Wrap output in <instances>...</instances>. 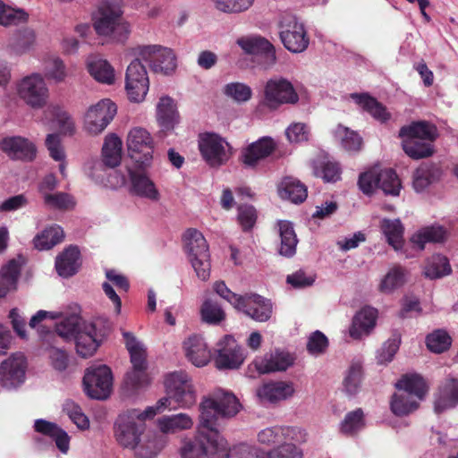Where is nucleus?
Here are the masks:
<instances>
[{"mask_svg": "<svg viewBox=\"0 0 458 458\" xmlns=\"http://www.w3.org/2000/svg\"><path fill=\"white\" fill-rule=\"evenodd\" d=\"M241 403L236 396L218 389L202 397L199 405V423L194 442L205 441L209 444L208 451L211 458H225L226 439L220 434L216 427L220 418L230 419L241 410Z\"/></svg>", "mask_w": 458, "mask_h": 458, "instance_id": "nucleus-1", "label": "nucleus"}, {"mask_svg": "<svg viewBox=\"0 0 458 458\" xmlns=\"http://www.w3.org/2000/svg\"><path fill=\"white\" fill-rule=\"evenodd\" d=\"M166 395L151 406L155 413L165 410L189 409L197 402V393L191 378L184 372L169 374L165 381Z\"/></svg>", "mask_w": 458, "mask_h": 458, "instance_id": "nucleus-2", "label": "nucleus"}, {"mask_svg": "<svg viewBox=\"0 0 458 458\" xmlns=\"http://www.w3.org/2000/svg\"><path fill=\"white\" fill-rule=\"evenodd\" d=\"M120 5L112 2L102 3L92 18L96 33L116 43H124L130 37L131 24L123 16Z\"/></svg>", "mask_w": 458, "mask_h": 458, "instance_id": "nucleus-3", "label": "nucleus"}, {"mask_svg": "<svg viewBox=\"0 0 458 458\" xmlns=\"http://www.w3.org/2000/svg\"><path fill=\"white\" fill-rule=\"evenodd\" d=\"M395 387L397 392L391 398L390 409L399 417L415 411L428 392L426 381L418 374L403 376L395 384Z\"/></svg>", "mask_w": 458, "mask_h": 458, "instance_id": "nucleus-4", "label": "nucleus"}, {"mask_svg": "<svg viewBox=\"0 0 458 458\" xmlns=\"http://www.w3.org/2000/svg\"><path fill=\"white\" fill-rule=\"evenodd\" d=\"M155 415V411L150 406L144 411L131 409L121 413L114 428L118 444L133 450L145 432L146 420L152 419Z\"/></svg>", "mask_w": 458, "mask_h": 458, "instance_id": "nucleus-5", "label": "nucleus"}, {"mask_svg": "<svg viewBox=\"0 0 458 458\" xmlns=\"http://www.w3.org/2000/svg\"><path fill=\"white\" fill-rule=\"evenodd\" d=\"M183 249L197 276L206 281L210 275V260L208 242L199 231L188 229L183 234Z\"/></svg>", "mask_w": 458, "mask_h": 458, "instance_id": "nucleus-6", "label": "nucleus"}, {"mask_svg": "<svg viewBox=\"0 0 458 458\" xmlns=\"http://www.w3.org/2000/svg\"><path fill=\"white\" fill-rule=\"evenodd\" d=\"M299 100L300 97L293 84L286 78L276 76L266 82L259 106L276 111L284 105L294 106Z\"/></svg>", "mask_w": 458, "mask_h": 458, "instance_id": "nucleus-7", "label": "nucleus"}, {"mask_svg": "<svg viewBox=\"0 0 458 458\" xmlns=\"http://www.w3.org/2000/svg\"><path fill=\"white\" fill-rule=\"evenodd\" d=\"M17 97L34 109L44 107L49 98V89L43 74L31 72L19 79L14 85Z\"/></svg>", "mask_w": 458, "mask_h": 458, "instance_id": "nucleus-8", "label": "nucleus"}, {"mask_svg": "<svg viewBox=\"0 0 458 458\" xmlns=\"http://www.w3.org/2000/svg\"><path fill=\"white\" fill-rule=\"evenodd\" d=\"M133 55L148 64L156 73L172 74L177 67L176 55L171 48L160 45L138 46L132 50Z\"/></svg>", "mask_w": 458, "mask_h": 458, "instance_id": "nucleus-9", "label": "nucleus"}, {"mask_svg": "<svg viewBox=\"0 0 458 458\" xmlns=\"http://www.w3.org/2000/svg\"><path fill=\"white\" fill-rule=\"evenodd\" d=\"M205 441L183 440L181 447L182 458H211L208 453L209 444ZM225 458H262L263 452L256 445L239 444L232 449L226 441Z\"/></svg>", "mask_w": 458, "mask_h": 458, "instance_id": "nucleus-10", "label": "nucleus"}, {"mask_svg": "<svg viewBox=\"0 0 458 458\" xmlns=\"http://www.w3.org/2000/svg\"><path fill=\"white\" fill-rule=\"evenodd\" d=\"M198 146L203 160L210 167H220L232 157V147L225 139L214 132L199 134Z\"/></svg>", "mask_w": 458, "mask_h": 458, "instance_id": "nucleus-11", "label": "nucleus"}, {"mask_svg": "<svg viewBox=\"0 0 458 458\" xmlns=\"http://www.w3.org/2000/svg\"><path fill=\"white\" fill-rule=\"evenodd\" d=\"M126 146L129 156L140 169H145L151 165L154 140L146 129L141 127L131 129L127 135Z\"/></svg>", "mask_w": 458, "mask_h": 458, "instance_id": "nucleus-12", "label": "nucleus"}, {"mask_svg": "<svg viewBox=\"0 0 458 458\" xmlns=\"http://www.w3.org/2000/svg\"><path fill=\"white\" fill-rule=\"evenodd\" d=\"M279 36L284 47L292 53H302L310 44V38L304 24L291 14H284L281 17Z\"/></svg>", "mask_w": 458, "mask_h": 458, "instance_id": "nucleus-13", "label": "nucleus"}, {"mask_svg": "<svg viewBox=\"0 0 458 458\" xmlns=\"http://www.w3.org/2000/svg\"><path fill=\"white\" fill-rule=\"evenodd\" d=\"M83 386L89 397L97 400L106 399L113 386V374L110 368L103 364L89 367L83 377Z\"/></svg>", "mask_w": 458, "mask_h": 458, "instance_id": "nucleus-14", "label": "nucleus"}, {"mask_svg": "<svg viewBox=\"0 0 458 458\" xmlns=\"http://www.w3.org/2000/svg\"><path fill=\"white\" fill-rule=\"evenodd\" d=\"M116 105L108 98L91 105L83 115V129L90 135L102 133L116 114Z\"/></svg>", "mask_w": 458, "mask_h": 458, "instance_id": "nucleus-15", "label": "nucleus"}, {"mask_svg": "<svg viewBox=\"0 0 458 458\" xmlns=\"http://www.w3.org/2000/svg\"><path fill=\"white\" fill-rule=\"evenodd\" d=\"M28 361L22 352H14L0 364V385L7 390H16L26 380Z\"/></svg>", "mask_w": 458, "mask_h": 458, "instance_id": "nucleus-16", "label": "nucleus"}, {"mask_svg": "<svg viewBox=\"0 0 458 458\" xmlns=\"http://www.w3.org/2000/svg\"><path fill=\"white\" fill-rule=\"evenodd\" d=\"M149 89V80L147 70L141 60L135 56L126 70L125 89L131 101L142 102Z\"/></svg>", "mask_w": 458, "mask_h": 458, "instance_id": "nucleus-17", "label": "nucleus"}, {"mask_svg": "<svg viewBox=\"0 0 458 458\" xmlns=\"http://www.w3.org/2000/svg\"><path fill=\"white\" fill-rule=\"evenodd\" d=\"M293 364V358L288 352L276 351L255 357L248 365L246 375L250 378H255L258 375L284 371Z\"/></svg>", "mask_w": 458, "mask_h": 458, "instance_id": "nucleus-18", "label": "nucleus"}, {"mask_svg": "<svg viewBox=\"0 0 458 458\" xmlns=\"http://www.w3.org/2000/svg\"><path fill=\"white\" fill-rule=\"evenodd\" d=\"M104 336L105 332L99 327V321L83 322L72 340L77 354L84 359L91 357L101 344Z\"/></svg>", "mask_w": 458, "mask_h": 458, "instance_id": "nucleus-19", "label": "nucleus"}, {"mask_svg": "<svg viewBox=\"0 0 458 458\" xmlns=\"http://www.w3.org/2000/svg\"><path fill=\"white\" fill-rule=\"evenodd\" d=\"M247 355L242 347L232 335H225L217 344L215 362L219 369H237Z\"/></svg>", "mask_w": 458, "mask_h": 458, "instance_id": "nucleus-20", "label": "nucleus"}, {"mask_svg": "<svg viewBox=\"0 0 458 458\" xmlns=\"http://www.w3.org/2000/svg\"><path fill=\"white\" fill-rule=\"evenodd\" d=\"M236 44L245 54L260 55L264 69H269L276 63L275 47L261 36H242L237 38Z\"/></svg>", "mask_w": 458, "mask_h": 458, "instance_id": "nucleus-21", "label": "nucleus"}, {"mask_svg": "<svg viewBox=\"0 0 458 458\" xmlns=\"http://www.w3.org/2000/svg\"><path fill=\"white\" fill-rule=\"evenodd\" d=\"M236 310L258 322L267 321L273 313L271 301L256 293L243 295Z\"/></svg>", "mask_w": 458, "mask_h": 458, "instance_id": "nucleus-22", "label": "nucleus"}, {"mask_svg": "<svg viewBox=\"0 0 458 458\" xmlns=\"http://www.w3.org/2000/svg\"><path fill=\"white\" fill-rule=\"evenodd\" d=\"M0 148L12 159L31 161L36 157L32 141L21 136L7 137L1 140Z\"/></svg>", "mask_w": 458, "mask_h": 458, "instance_id": "nucleus-23", "label": "nucleus"}, {"mask_svg": "<svg viewBox=\"0 0 458 458\" xmlns=\"http://www.w3.org/2000/svg\"><path fill=\"white\" fill-rule=\"evenodd\" d=\"M25 264L21 255L8 260L0 269V298L17 289L21 271Z\"/></svg>", "mask_w": 458, "mask_h": 458, "instance_id": "nucleus-24", "label": "nucleus"}, {"mask_svg": "<svg viewBox=\"0 0 458 458\" xmlns=\"http://www.w3.org/2000/svg\"><path fill=\"white\" fill-rule=\"evenodd\" d=\"M377 318V310L369 306H366L359 310L352 318V323L349 328V335L353 339H360L369 335L374 329Z\"/></svg>", "mask_w": 458, "mask_h": 458, "instance_id": "nucleus-25", "label": "nucleus"}, {"mask_svg": "<svg viewBox=\"0 0 458 458\" xmlns=\"http://www.w3.org/2000/svg\"><path fill=\"white\" fill-rule=\"evenodd\" d=\"M183 349L188 360L196 367L206 366L210 361L211 351L199 335H192L185 339Z\"/></svg>", "mask_w": 458, "mask_h": 458, "instance_id": "nucleus-26", "label": "nucleus"}, {"mask_svg": "<svg viewBox=\"0 0 458 458\" xmlns=\"http://www.w3.org/2000/svg\"><path fill=\"white\" fill-rule=\"evenodd\" d=\"M276 148L271 137H262L248 146L242 152V162L249 167L256 166L261 160L269 157Z\"/></svg>", "mask_w": 458, "mask_h": 458, "instance_id": "nucleus-27", "label": "nucleus"}, {"mask_svg": "<svg viewBox=\"0 0 458 458\" xmlns=\"http://www.w3.org/2000/svg\"><path fill=\"white\" fill-rule=\"evenodd\" d=\"M294 391L293 383L270 381L257 389V395L262 402L276 403L292 397Z\"/></svg>", "mask_w": 458, "mask_h": 458, "instance_id": "nucleus-28", "label": "nucleus"}, {"mask_svg": "<svg viewBox=\"0 0 458 458\" xmlns=\"http://www.w3.org/2000/svg\"><path fill=\"white\" fill-rule=\"evenodd\" d=\"M37 34L31 28L18 30L9 39L6 51L14 56H21L30 52L36 46Z\"/></svg>", "mask_w": 458, "mask_h": 458, "instance_id": "nucleus-29", "label": "nucleus"}, {"mask_svg": "<svg viewBox=\"0 0 458 458\" xmlns=\"http://www.w3.org/2000/svg\"><path fill=\"white\" fill-rule=\"evenodd\" d=\"M131 191L133 194L157 202L160 199V192L154 182L144 173L129 170Z\"/></svg>", "mask_w": 458, "mask_h": 458, "instance_id": "nucleus-30", "label": "nucleus"}, {"mask_svg": "<svg viewBox=\"0 0 458 458\" xmlns=\"http://www.w3.org/2000/svg\"><path fill=\"white\" fill-rule=\"evenodd\" d=\"M157 120L164 131L173 130L179 123V114L173 98L163 96L157 105Z\"/></svg>", "mask_w": 458, "mask_h": 458, "instance_id": "nucleus-31", "label": "nucleus"}, {"mask_svg": "<svg viewBox=\"0 0 458 458\" xmlns=\"http://www.w3.org/2000/svg\"><path fill=\"white\" fill-rule=\"evenodd\" d=\"M458 403V380L446 379L439 387L435 400V411L440 413Z\"/></svg>", "mask_w": 458, "mask_h": 458, "instance_id": "nucleus-32", "label": "nucleus"}, {"mask_svg": "<svg viewBox=\"0 0 458 458\" xmlns=\"http://www.w3.org/2000/svg\"><path fill=\"white\" fill-rule=\"evenodd\" d=\"M193 419L187 413L165 415L157 419V426L164 434H175L180 431L191 429L193 427Z\"/></svg>", "mask_w": 458, "mask_h": 458, "instance_id": "nucleus-33", "label": "nucleus"}, {"mask_svg": "<svg viewBox=\"0 0 458 458\" xmlns=\"http://www.w3.org/2000/svg\"><path fill=\"white\" fill-rule=\"evenodd\" d=\"M87 68L97 81L107 85L114 82V70L106 60L98 56H89L87 60Z\"/></svg>", "mask_w": 458, "mask_h": 458, "instance_id": "nucleus-34", "label": "nucleus"}, {"mask_svg": "<svg viewBox=\"0 0 458 458\" xmlns=\"http://www.w3.org/2000/svg\"><path fill=\"white\" fill-rule=\"evenodd\" d=\"M34 428L37 432L52 437L57 448L64 454L67 453L69 450L70 438L67 433L57 427L56 424L39 419L35 421Z\"/></svg>", "mask_w": 458, "mask_h": 458, "instance_id": "nucleus-35", "label": "nucleus"}, {"mask_svg": "<svg viewBox=\"0 0 458 458\" xmlns=\"http://www.w3.org/2000/svg\"><path fill=\"white\" fill-rule=\"evenodd\" d=\"M278 194L283 199H288L295 204L301 203L307 198V188L299 180L285 177L278 186Z\"/></svg>", "mask_w": 458, "mask_h": 458, "instance_id": "nucleus-36", "label": "nucleus"}, {"mask_svg": "<svg viewBox=\"0 0 458 458\" xmlns=\"http://www.w3.org/2000/svg\"><path fill=\"white\" fill-rule=\"evenodd\" d=\"M80 251L77 247L71 246L64 250L55 260V268L60 276H73L80 267Z\"/></svg>", "mask_w": 458, "mask_h": 458, "instance_id": "nucleus-37", "label": "nucleus"}, {"mask_svg": "<svg viewBox=\"0 0 458 458\" xmlns=\"http://www.w3.org/2000/svg\"><path fill=\"white\" fill-rule=\"evenodd\" d=\"M399 136H407L433 142L437 137V130L434 124L428 122L418 121L403 126L399 131Z\"/></svg>", "mask_w": 458, "mask_h": 458, "instance_id": "nucleus-38", "label": "nucleus"}, {"mask_svg": "<svg viewBox=\"0 0 458 458\" xmlns=\"http://www.w3.org/2000/svg\"><path fill=\"white\" fill-rule=\"evenodd\" d=\"M380 229L389 245L395 250L402 249L404 227L400 219L384 218L380 221Z\"/></svg>", "mask_w": 458, "mask_h": 458, "instance_id": "nucleus-39", "label": "nucleus"}, {"mask_svg": "<svg viewBox=\"0 0 458 458\" xmlns=\"http://www.w3.org/2000/svg\"><path fill=\"white\" fill-rule=\"evenodd\" d=\"M402 139L403 149L407 156L413 159L430 157L433 154L432 141L399 136Z\"/></svg>", "mask_w": 458, "mask_h": 458, "instance_id": "nucleus-40", "label": "nucleus"}, {"mask_svg": "<svg viewBox=\"0 0 458 458\" xmlns=\"http://www.w3.org/2000/svg\"><path fill=\"white\" fill-rule=\"evenodd\" d=\"M122 140L116 134H109L105 138L102 148L103 162L109 167L117 166L122 159Z\"/></svg>", "mask_w": 458, "mask_h": 458, "instance_id": "nucleus-41", "label": "nucleus"}, {"mask_svg": "<svg viewBox=\"0 0 458 458\" xmlns=\"http://www.w3.org/2000/svg\"><path fill=\"white\" fill-rule=\"evenodd\" d=\"M407 271L399 265L391 267L386 276L381 279L378 290L386 294L394 293L401 288L406 282Z\"/></svg>", "mask_w": 458, "mask_h": 458, "instance_id": "nucleus-42", "label": "nucleus"}, {"mask_svg": "<svg viewBox=\"0 0 458 458\" xmlns=\"http://www.w3.org/2000/svg\"><path fill=\"white\" fill-rule=\"evenodd\" d=\"M445 238V229L440 225H434L418 231L412 235L411 242L419 250H422L427 242H442Z\"/></svg>", "mask_w": 458, "mask_h": 458, "instance_id": "nucleus-43", "label": "nucleus"}, {"mask_svg": "<svg viewBox=\"0 0 458 458\" xmlns=\"http://www.w3.org/2000/svg\"><path fill=\"white\" fill-rule=\"evenodd\" d=\"M278 231L280 236L279 253L285 257L293 256L298 240L293 225L288 221H280L278 222Z\"/></svg>", "mask_w": 458, "mask_h": 458, "instance_id": "nucleus-44", "label": "nucleus"}, {"mask_svg": "<svg viewBox=\"0 0 458 458\" xmlns=\"http://www.w3.org/2000/svg\"><path fill=\"white\" fill-rule=\"evenodd\" d=\"M165 445L164 438L151 435H143L133 448L137 456L141 458H153L155 457Z\"/></svg>", "mask_w": 458, "mask_h": 458, "instance_id": "nucleus-45", "label": "nucleus"}, {"mask_svg": "<svg viewBox=\"0 0 458 458\" xmlns=\"http://www.w3.org/2000/svg\"><path fill=\"white\" fill-rule=\"evenodd\" d=\"M64 237L63 228L57 225L45 228L40 233L33 239L36 249L46 250L60 243Z\"/></svg>", "mask_w": 458, "mask_h": 458, "instance_id": "nucleus-46", "label": "nucleus"}, {"mask_svg": "<svg viewBox=\"0 0 458 458\" xmlns=\"http://www.w3.org/2000/svg\"><path fill=\"white\" fill-rule=\"evenodd\" d=\"M452 272L448 259L441 254H435L425 263L423 274L427 278L437 279L450 275Z\"/></svg>", "mask_w": 458, "mask_h": 458, "instance_id": "nucleus-47", "label": "nucleus"}, {"mask_svg": "<svg viewBox=\"0 0 458 458\" xmlns=\"http://www.w3.org/2000/svg\"><path fill=\"white\" fill-rule=\"evenodd\" d=\"M132 368L146 369V348L131 332H123Z\"/></svg>", "mask_w": 458, "mask_h": 458, "instance_id": "nucleus-48", "label": "nucleus"}, {"mask_svg": "<svg viewBox=\"0 0 458 458\" xmlns=\"http://www.w3.org/2000/svg\"><path fill=\"white\" fill-rule=\"evenodd\" d=\"M351 98L375 119L380 122H386L390 118V114L386 111V108L369 95L352 94Z\"/></svg>", "mask_w": 458, "mask_h": 458, "instance_id": "nucleus-49", "label": "nucleus"}, {"mask_svg": "<svg viewBox=\"0 0 458 458\" xmlns=\"http://www.w3.org/2000/svg\"><path fill=\"white\" fill-rule=\"evenodd\" d=\"M313 173L325 182H336L340 179V167L337 163L327 157H318L312 162Z\"/></svg>", "mask_w": 458, "mask_h": 458, "instance_id": "nucleus-50", "label": "nucleus"}, {"mask_svg": "<svg viewBox=\"0 0 458 458\" xmlns=\"http://www.w3.org/2000/svg\"><path fill=\"white\" fill-rule=\"evenodd\" d=\"M46 115L53 116L60 131L63 134L72 135L76 131L75 122L72 117L61 106L51 105L45 110Z\"/></svg>", "mask_w": 458, "mask_h": 458, "instance_id": "nucleus-51", "label": "nucleus"}, {"mask_svg": "<svg viewBox=\"0 0 458 458\" xmlns=\"http://www.w3.org/2000/svg\"><path fill=\"white\" fill-rule=\"evenodd\" d=\"M377 179L378 188L382 189L385 194L392 196L399 195L402 185L397 174L393 169L387 168L380 172L377 171Z\"/></svg>", "mask_w": 458, "mask_h": 458, "instance_id": "nucleus-52", "label": "nucleus"}, {"mask_svg": "<svg viewBox=\"0 0 458 458\" xmlns=\"http://www.w3.org/2000/svg\"><path fill=\"white\" fill-rule=\"evenodd\" d=\"M29 14L20 8H13L0 0V26L10 27L27 22Z\"/></svg>", "mask_w": 458, "mask_h": 458, "instance_id": "nucleus-53", "label": "nucleus"}, {"mask_svg": "<svg viewBox=\"0 0 458 458\" xmlns=\"http://www.w3.org/2000/svg\"><path fill=\"white\" fill-rule=\"evenodd\" d=\"M364 428L365 419L361 409L348 412L340 423V431L347 436H352Z\"/></svg>", "mask_w": 458, "mask_h": 458, "instance_id": "nucleus-54", "label": "nucleus"}, {"mask_svg": "<svg viewBox=\"0 0 458 458\" xmlns=\"http://www.w3.org/2000/svg\"><path fill=\"white\" fill-rule=\"evenodd\" d=\"M83 322L74 314L65 317L55 325V334L64 341H72Z\"/></svg>", "mask_w": 458, "mask_h": 458, "instance_id": "nucleus-55", "label": "nucleus"}, {"mask_svg": "<svg viewBox=\"0 0 458 458\" xmlns=\"http://www.w3.org/2000/svg\"><path fill=\"white\" fill-rule=\"evenodd\" d=\"M214 8L226 14L242 13L252 7L255 0H210Z\"/></svg>", "mask_w": 458, "mask_h": 458, "instance_id": "nucleus-56", "label": "nucleus"}, {"mask_svg": "<svg viewBox=\"0 0 458 458\" xmlns=\"http://www.w3.org/2000/svg\"><path fill=\"white\" fill-rule=\"evenodd\" d=\"M335 138L347 151H358L361 148L362 139L354 131L348 127L338 125L335 131Z\"/></svg>", "mask_w": 458, "mask_h": 458, "instance_id": "nucleus-57", "label": "nucleus"}, {"mask_svg": "<svg viewBox=\"0 0 458 458\" xmlns=\"http://www.w3.org/2000/svg\"><path fill=\"white\" fill-rule=\"evenodd\" d=\"M452 344V338L444 329H436L426 337L428 349L435 353H442L447 351Z\"/></svg>", "mask_w": 458, "mask_h": 458, "instance_id": "nucleus-58", "label": "nucleus"}, {"mask_svg": "<svg viewBox=\"0 0 458 458\" xmlns=\"http://www.w3.org/2000/svg\"><path fill=\"white\" fill-rule=\"evenodd\" d=\"M200 315L203 322L208 325H219L226 317L222 307L211 300H207L203 302Z\"/></svg>", "mask_w": 458, "mask_h": 458, "instance_id": "nucleus-59", "label": "nucleus"}, {"mask_svg": "<svg viewBox=\"0 0 458 458\" xmlns=\"http://www.w3.org/2000/svg\"><path fill=\"white\" fill-rule=\"evenodd\" d=\"M223 93L236 103L248 102L252 97V89L242 82H230L225 85Z\"/></svg>", "mask_w": 458, "mask_h": 458, "instance_id": "nucleus-60", "label": "nucleus"}, {"mask_svg": "<svg viewBox=\"0 0 458 458\" xmlns=\"http://www.w3.org/2000/svg\"><path fill=\"white\" fill-rule=\"evenodd\" d=\"M362 379V365L360 361L352 362L344 379V389L348 394H355Z\"/></svg>", "mask_w": 458, "mask_h": 458, "instance_id": "nucleus-61", "label": "nucleus"}, {"mask_svg": "<svg viewBox=\"0 0 458 458\" xmlns=\"http://www.w3.org/2000/svg\"><path fill=\"white\" fill-rule=\"evenodd\" d=\"M46 76L55 82H62L67 77L66 66L57 55H52L46 61Z\"/></svg>", "mask_w": 458, "mask_h": 458, "instance_id": "nucleus-62", "label": "nucleus"}, {"mask_svg": "<svg viewBox=\"0 0 458 458\" xmlns=\"http://www.w3.org/2000/svg\"><path fill=\"white\" fill-rule=\"evenodd\" d=\"M146 369H135L126 373L124 377V388L132 393L145 387L148 384V377Z\"/></svg>", "mask_w": 458, "mask_h": 458, "instance_id": "nucleus-63", "label": "nucleus"}, {"mask_svg": "<svg viewBox=\"0 0 458 458\" xmlns=\"http://www.w3.org/2000/svg\"><path fill=\"white\" fill-rule=\"evenodd\" d=\"M266 458H302V451L293 443L284 442L267 452Z\"/></svg>", "mask_w": 458, "mask_h": 458, "instance_id": "nucleus-64", "label": "nucleus"}]
</instances>
